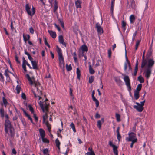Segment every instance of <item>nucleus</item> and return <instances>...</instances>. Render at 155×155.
I'll list each match as a JSON object with an SVG mask.
<instances>
[{"label": "nucleus", "instance_id": "obj_1", "mask_svg": "<svg viewBox=\"0 0 155 155\" xmlns=\"http://www.w3.org/2000/svg\"><path fill=\"white\" fill-rule=\"evenodd\" d=\"M155 61L153 58H149L147 60V65L145 67L144 71L145 77L148 79L150 78L152 70V68L155 64Z\"/></svg>", "mask_w": 155, "mask_h": 155}, {"label": "nucleus", "instance_id": "obj_2", "mask_svg": "<svg viewBox=\"0 0 155 155\" xmlns=\"http://www.w3.org/2000/svg\"><path fill=\"white\" fill-rule=\"evenodd\" d=\"M57 48H58L57 51L58 56V59L59 62V66L61 68H62V67L64 68V66L65 63L62 52L61 49L58 46H57Z\"/></svg>", "mask_w": 155, "mask_h": 155}, {"label": "nucleus", "instance_id": "obj_3", "mask_svg": "<svg viewBox=\"0 0 155 155\" xmlns=\"http://www.w3.org/2000/svg\"><path fill=\"white\" fill-rule=\"evenodd\" d=\"M123 76H124V80L127 89L130 93V91L131 90V87L130 84V79L128 76L125 75L124 74H122Z\"/></svg>", "mask_w": 155, "mask_h": 155}, {"label": "nucleus", "instance_id": "obj_4", "mask_svg": "<svg viewBox=\"0 0 155 155\" xmlns=\"http://www.w3.org/2000/svg\"><path fill=\"white\" fill-rule=\"evenodd\" d=\"M129 137L126 138V140L127 142H130L136 138V134L134 132H129L128 134Z\"/></svg>", "mask_w": 155, "mask_h": 155}, {"label": "nucleus", "instance_id": "obj_5", "mask_svg": "<svg viewBox=\"0 0 155 155\" xmlns=\"http://www.w3.org/2000/svg\"><path fill=\"white\" fill-rule=\"evenodd\" d=\"M125 57L126 61L124 63V70L125 71H126L127 68V65L128 64V66L129 70H131V71L132 70V68H131L130 63L128 59V58L127 56V52L126 51H125Z\"/></svg>", "mask_w": 155, "mask_h": 155}, {"label": "nucleus", "instance_id": "obj_6", "mask_svg": "<svg viewBox=\"0 0 155 155\" xmlns=\"http://www.w3.org/2000/svg\"><path fill=\"white\" fill-rule=\"evenodd\" d=\"M5 131L8 132V129L13 127L9 120H5Z\"/></svg>", "mask_w": 155, "mask_h": 155}, {"label": "nucleus", "instance_id": "obj_7", "mask_svg": "<svg viewBox=\"0 0 155 155\" xmlns=\"http://www.w3.org/2000/svg\"><path fill=\"white\" fill-rule=\"evenodd\" d=\"M6 134H8L11 137H13L15 135L14 128L13 127L8 129V132H5Z\"/></svg>", "mask_w": 155, "mask_h": 155}, {"label": "nucleus", "instance_id": "obj_8", "mask_svg": "<svg viewBox=\"0 0 155 155\" xmlns=\"http://www.w3.org/2000/svg\"><path fill=\"white\" fill-rule=\"evenodd\" d=\"M45 116L47 118V113L45 114V115L43 116V123H45L47 127L48 131L49 132H50V130L51 128V126L50 124H49L48 121H47L46 122H45L46 118L45 117Z\"/></svg>", "mask_w": 155, "mask_h": 155}, {"label": "nucleus", "instance_id": "obj_9", "mask_svg": "<svg viewBox=\"0 0 155 155\" xmlns=\"http://www.w3.org/2000/svg\"><path fill=\"white\" fill-rule=\"evenodd\" d=\"M95 28L97 29V31L99 35H101L103 33V28L100 25L99 23L96 24Z\"/></svg>", "mask_w": 155, "mask_h": 155}, {"label": "nucleus", "instance_id": "obj_10", "mask_svg": "<svg viewBox=\"0 0 155 155\" xmlns=\"http://www.w3.org/2000/svg\"><path fill=\"white\" fill-rule=\"evenodd\" d=\"M115 81L119 86H121L123 84V82L120 79L119 77H115L114 78Z\"/></svg>", "mask_w": 155, "mask_h": 155}, {"label": "nucleus", "instance_id": "obj_11", "mask_svg": "<svg viewBox=\"0 0 155 155\" xmlns=\"http://www.w3.org/2000/svg\"><path fill=\"white\" fill-rule=\"evenodd\" d=\"M58 41L59 42L63 45L65 46V47L66 46V43L64 42V40L63 39V37L62 35H61L59 36V38H58Z\"/></svg>", "mask_w": 155, "mask_h": 155}, {"label": "nucleus", "instance_id": "obj_12", "mask_svg": "<svg viewBox=\"0 0 155 155\" xmlns=\"http://www.w3.org/2000/svg\"><path fill=\"white\" fill-rule=\"evenodd\" d=\"M133 107L137 110L139 112H141L143 109V107L141 105L137 106V105H134Z\"/></svg>", "mask_w": 155, "mask_h": 155}, {"label": "nucleus", "instance_id": "obj_13", "mask_svg": "<svg viewBox=\"0 0 155 155\" xmlns=\"http://www.w3.org/2000/svg\"><path fill=\"white\" fill-rule=\"evenodd\" d=\"M81 48L82 50L81 53H84V52H87L88 51V48L87 46L85 45H83L81 47Z\"/></svg>", "mask_w": 155, "mask_h": 155}, {"label": "nucleus", "instance_id": "obj_14", "mask_svg": "<svg viewBox=\"0 0 155 155\" xmlns=\"http://www.w3.org/2000/svg\"><path fill=\"white\" fill-rule=\"evenodd\" d=\"M31 62L33 66V68L34 69H38V64L36 61L34 60L31 61Z\"/></svg>", "mask_w": 155, "mask_h": 155}, {"label": "nucleus", "instance_id": "obj_15", "mask_svg": "<svg viewBox=\"0 0 155 155\" xmlns=\"http://www.w3.org/2000/svg\"><path fill=\"white\" fill-rule=\"evenodd\" d=\"M82 3V1L80 0H77L75 1V4L76 8H80L81 7V4Z\"/></svg>", "mask_w": 155, "mask_h": 155}, {"label": "nucleus", "instance_id": "obj_16", "mask_svg": "<svg viewBox=\"0 0 155 155\" xmlns=\"http://www.w3.org/2000/svg\"><path fill=\"white\" fill-rule=\"evenodd\" d=\"M126 25H127L125 21L124 20V18H123V20H122V21L121 25H122V29L124 32L126 30Z\"/></svg>", "mask_w": 155, "mask_h": 155}, {"label": "nucleus", "instance_id": "obj_17", "mask_svg": "<svg viewBox=\"0 0 155 155\" xmlns=\"http://www.w3.org/2000/svg\"><path fill=\"white\" fill-rule=\"evenodd\" d=\"M102 123L104 122V119L103 118H101V120H99L97 122V126L99 129L101 128L102 124Z\"/></svg>", "mask_w": 155, "mask_h": 155}, {"label": "nucleus", "instance_id": "obj_18", "mask_svg": "<svg viewBox=\"0 0 155 155\" xmlns=\"http://www.w3.org/2000/svg\"><path fill=\"white\" fill-rule=\"evenodd\" d=\"M48 32L53 38H56V34L55 32L53 31L52 30H48Z\"/></svg>", "mask_w": 155, "mask_h": 155}, {"label": "nucleus", "instance_id": "obj_19", "mask_svg": "<svg viewBox=\"0 0 155 155\" xmlns=\"http://www.w3.org/2000/svg\"><path fill=\"white\" fill-rule=\"evenodd\" d=\"M39 131L41 138H43L44 137L45 135V132L44 130L43 129L41 128L39 129Z\"/></svg>", "mask_w": 155, "mask_h": 155}, {"label": "nucleus", "instance_id": "obj_20", "mask_svg": "<svg viewBox=\"0 0 155 155\" xmlns=\"http://www.w3.org/2000/svg\"><path fill=\"white\" fill-rule=\"evenodd\" d=\"M152 49L151 48L149 49L148 53L146 55V58L147 59H149L152 54Z\"/></svg>", "mask_w": 155, "mask_h": 155}, {"label": "nucleus", "instance_id": "obj_21", "mask_svg": "<svg viewBox=\"0 0 155 155\" xmlns=\"http://www.w3.org/2000/svg\"><path fill=\"white\" fill-rule=\"evenodd\" d=\"M147 61L146 59H142V61L141 64V67L142 68H143L144 67L146 66L147 64Z\"/></svg>", "mask_w": 155, "mask_h": 155}, {"label": "nucleus", "instance_id": "obj_22", "mask_svg": "<svg viewBox=\"0 0 155 155\" xmlns=\"http://www.w3.org/2000/svg\"><path fill=\"white\" fill-rule=\"evenodd\" d=\"M92 98L93 101L95 102L96 107H98L99 105V102L98 101L96 98L94 96H92Z\"/></svg>", "mask_w": 155, "mask_h": 155}, {"label": "nucleus", "instance_id": "obj_23", "mask_svg": "<svg viewBox=\"0 0 155 155\" xmlns=\"http://www.w3.org/2000/svg\"><path fill=\"white\" fill-rule=\"evenodd\" d=\"M92 98L93 101L95 102L96 107H98L99 105V102L98 101L96 98L94 96H92Z\"/></svg>", "mask_w": 155, "mask_h": 155}, {"label": "nucleus", "instance_id": "obj_24", "mask_svg": "<svg viewBox=\"0 0 155 155\" xmlns=\"http://www.w3.org/2000/svg\"><path fill=\"white\" fill-rule=\"evenodd\" d=\"M30 8L28 4H26L25 5V10L28 13L29 15H31V11L30 10Z\"/></svg>", "mask_w": 155, "mask_h": 155}, {"label": "nucleus", "instance_id": "obj_25", "mask_svg": "<svg viewBox=\"0 0 155 155\" xmlns=\"http://www.w3.org/2000/svg\"><path fill=\"white\" fill-rule=\"evenodd\" d=\"M109 144L113 148V151L117 149L118 147L116 145H114L113 144V142L111 141H110L109 142Z\"/></svg>", "mask_w": 155, "mask_h": 155}, {"label": "nucleus", "instance_id": "obj_26", "mask_svg": "<svg viewBox=\"0 0 155 155\" xmlns=\"http://www.w3.org/2000/svg\"><path fill=\"white\" fill-rule=\"evenodd\" d=\"M23 38L24 41L26 42L27 40H29L30 39V36L29 35L27 34L26 35V36L23 34Z\"/></svg>", "mask_w": 155, "mask_h": 155}, {"label": "nucleus", "instance_id": "obj_27", "mask_svg": "<svg viewBox=\"0 0 155 155\" xmlns=\"http://www.w3.org/2000/svg\"><path fill=\"white\" fill-rule=\"evenodd\" d=\"M139 92L137 91H134V97L136 100H137L139 97Z\"/></svg>", "mask_w": 155, "mask_h": 155}, {"label": "nucleus", "instance_id": "obj_28", "mask_svg": "<svg viewBox=\"0 0 155 155\" xmlns=\"http://www.w3.org/2000/svg\"><path fill=\"white\" fill-rule=\"evenodd\" d=\"M130 6L133 9H135L136 5L135 3V2L134 0H132V1H131Z\"/></svg>", "mask_w": 155, "mask_h": 155}, {"label": "nucleus", "instance_id": "obj_29", "mask_svg": "<svg viewBox=\"0 0 155 155\" xmlns=\"http://www.w3.org/2000/svg\"><path fill=\"white\" fill-rule=\"evenodd\" d=\"M76 73L77 74V79H78V80H80L81 74L80 71L78 68H77Z\"/></svg>", "mask_w": 155, "mask_h": 155}, {"label": "nucleus", "instance_id": "obj_30", "mask_svg": "<svg viewBox=\"0 0 155 155\" xmlns=\"http://www.w3.org/2000/svg\"><path fill=\"white\" fill-rule=\"evenodd\" d=\"M131 141V143L130 145V147L131 148H132L133 147L134 144L137 142L138 140L137 138H135L134 140H132V141Z\"/></svg>", "mask_w": 155, "mask_h": 155}, {"label": "nucleus", "instance_id": "obj_31", "mask_svg": "<svg viewBox=\"0 0 155 155\" xmlns=\"http://www.w3.org/2000/svg\"><path fill=\"white\" fill-rule=\"evenodd\" d=\"M135 18L133 15H132L130 17V23H133L135 20Z\"/></svg>", "mask_w": 155, "mask_h": 155}, {"label": "nucleus", "instance_id": "obj_32", "mask_svg": "<svg viewBox=\"0 0 155 155\" xmlns=\"http://www.w3.org/2000/svg\"><path fill=\"white\" fill-rule=\"evenodd\" d=\"M55 143L56 147H57L59 150L60 149V143L59 142L58 139L57 138L55 140Z\"/></svg>", "mask_w": 155, "mask_h": 155}, {"label": "nucleus", "instance_id": "obj_33", "mask_svg": "<svg viewBox=\"0 0 155 155\" xmlns=\"http://www.w3.org/2000/svg\"><path fill=\"white\" fill-rule=\"evenodd\" d=\"M89 73L91 74H93L95 73L94 70L93 69L90 64L89 66Z\"/></svg>", "mask_w": 155, "mask_h": 155}, {"label": "nucleus", "instance_id": "obj_34", "mask_svg": "<svg viewBox=\"0 0 155 155\" xmlns=\"http://www.w3.org/2000/svg\"><path fill=\"white\" fill-rule=\"evenodd\" d=\"M0 114L2 118L4 117V111L3 108L0 109Z\"/></svg>", "mask_w": 155, "mask_h": 155}, {"label": "nucleus", "instance_id": "obj_35", "mask_svg": "<svg viewBox=\"0 0 155 155\" xmlns=\"http://www.w3.org/2000/svg\"><path fill=\"white\" fill-rule=\"evenodd\" d=\"M2 100L5 106L6 107L8 104V102L7 100L5 98V97H2Z\"/></svg>", "mask_w": 155, "mask_h": 155}, {"label": "nucleus", "instance_id": "obj_36", "mask_svg": "<svg viewBox=\"0 0 155 155\" xmlns=\"http://www.w3.org/2000/svg\"><path fill=\"white\" fill-rule=\"evenodd\" d=\"M138 80L141 83H143L144 81V79L142 77L141 75L139 76L138 77Z\"/></svg>", "mask_w": 155, "mask_h": 155}, {"label": "nucleus", "instance_id": "obj_37", "mask_svg": "<svg viewBox=\"0 0 155 155\" xmlns=\"http://www.w3.org/2000/svg\"><path fill=\"white\" fill-rule=\"evenodd\" d=\"M21 89V87L19 85H17L16 88V90L17 91V93L18 94H19Z\"/></svg>", "mask_w": 155, "mask_h": 155}, {"label": "nucleus", "instance_id": "obj_38", "mask_svg": "<svg viewBox=\"0 0 155 155\" xmlns=\"http://www.w3.org/2000/svg\"><path fill=\"white\" fill-rule=\"evenodd\" d=\"M116 118L117 120V122H120V115L117 113L116 114Z\"/></svg>", "mask_w": 155, "mask_h": 155}, {"label": "nucleus", "instance_id": "obj_39", "mask_svg": "<svg viewBox=\"0 0 155 155\" xmlns=\"http://www.w3.org/2000/svg\"><path fill=\"white\" fill-rule=\"evenodd\" d=\"M142 85L141 84H139L136 88V89L135 91H137L139 92L141 90L142 88Z\"/></svg>", "mask_w": 155, "mask_h": 155}, {"label": "nucleus", "instance_id": "obj_40", "mask_svg": "<svg viewBox=\"0 0 155 155\" xmlns=\"http://www.w3.org/2000/svg\"><path fill=\"white\" fill-rule=\"evenodd\" d=\"M43 153L44 155H49L48 154V149L46 148L43 150Z\"/></svg>", "mask_w": 155, "mask_h": 155}, {"label": "nucleus", "instance_id": "obj_41", "mask_svg": "<svg viewBox=\"0 0 155 155\" xmlns=\"http://www.w3.org/2000/svg\"><path fill=\"white\" fill-rule=\"evenodd\" d=\"M66 68L68 71H70L72 69V67L71 64L68 65L67 64H66Z\"/></svg>", "mask_w": 155, "mask_h": 155}, {"label": "nucleus", "instance_id": "obj_42", "mask_svg": "<svg viewBox=\"0 0 155 155\" xmlns=\"http://www.w3.org/2000/svg\"><path fill=\"white\" fill-rule=\"evenodd\" d=\"M70 126L71 128H72L74 132H76V130L75 128V127L74 124L73 123H72L70 125Z\"/></svg>", "mask_w": 155, "mask_h": 155}, {"label": "nucleus", "instance_id": "obj_43", "mask_svg": "<svg viewBox=\"0 0 155 155\" xmlns=\"http://www.w3.org/2000/svg\"><path fill=\"white\" fill-rule=\"evenodd\" d=\"M72 55H73V58L75 62H76L77 61V55L76 53V52H74L73 54Z\"/></svg>", "mask_w": 155, "mask_h": 155}, {"label": "nucleus", "instance_id": "obj_44", "mask_svg": "<svg viewBox=\"0 0 155 155\" xmlns=\"http://www.w3.org/2000/svg\"><path fill=\"white\" fill-rule=\"evenodd\" d=\"M0 80L3 82L5 81L4 77L0 71Z\"/></svg>", "mask_w": 155, "mask_h": 155}, {"label": "nucleus", "instance_id": "obj_45", "mask_svg": "<svg viewBox=\"0 0 155 155\" xmlns=\"http://www.w3.org/2000/svg\"><path fill=\"white\" fill-rule=\"evenodd\" d=\"M28 107L29 108V110L31 112V113L32 114L34 113V109L32 106L30 104H29L28 105Z\"/></svg>", "mask_w": 155, "mask_h": 155}, {"label": "nucleus", "instance_id": "obj_46", "mask_svg": "<svg viewBox=\"0 0 155 155\" xmlns=\"http://www.w3.org/2000/svg\"><path fill=\"white\" fill-rule=\"evenodd\" d=\"M94 77L93 76H91L89 78V82L91 84L94 81Z\"/></svg>", "mask_w": 155, "mask_h": 155}, {"label": "nucleus", "instance_id": "obj_47", "mask_svg": "<svg viewBox=\"0 0 155 155\" xmlns=\"http://www.w3.org/2000/svg\"><path fill=\"white\" fill-rule=\"evenodd\" d=\"M44 42H45V45H46L49 48H50V45L48 43L46 38L45 37H44Z\"/></svg>", "mask_w": 155, "mask_h": 155}, {"label": "nucleus", "instance_id": "obj_48", "mask_svg": "<svg viewBox=\"0 0 155 155\" xmlns=\"http://www.w3.org/2000/svg\"><path fill=\"white\" fill-rule=\"evenodd\" d=\"M58 9V5H57V3L56 2V0H55V3H54V12H55L56 10Z\"/></svg>", "mask_w": 155, "mask_h": 155}, {"label": "nucleus", "instance_id": "obj_49", "mask_svg": "<svg viewBox=\"0 0 155 155\" xmlns=\"http://www.w3.org/2000/svg\"><path fill=\"white\" fill-rule=\"evenodd\" d=\"M8 72H9V71L8 69H6L5 71L4 75L7 77V78H9V75L7 73Z\"/></svg>", "mask_w": 155, "mask_h": 155}, {"label": "nucleus", "instance_id": "obj_50", "mask_svg": "<svg viewBox=\"0 0 155 155\" xmlns=\"http://www.w3.org/2000/svg\"><path fill=\"white\" fill-rule=\"evenodd\" d=\"M42 141L43 142L46 143H49V140H48L47 138H44V137L43 138H41Z\"/></svg>", "mask_w": 155, "mask_h": 155}, {"label": "nucleus", "instance_id": "obj_51", "mask_svg": "<svg viewBox=\"0 0 155 155\" xmlns=\"http://www.w3.org/2000/svg\"><path fill=\"white\" fill-rule=\"evenodd\" d=\"M23 60V62L22 64H25V65H26L28 62L26 60L25 58L24 57H23L22 58Z\"/></svg>", "mask_w": 155, "mask_h": 155}, {"label": "nucleus", "instance_id": "obj_52", "mask_svg": "<svg viewBox=\"0 0 155 155\" xmlns=\"http://www.w3.org/2000/svg\"><path fill=\"white\" fill-rule=\"evenodd\" d=\"M32 12H31V15H30L31 16H33L34 15V14L35 13V9L34 7L33 6H32Z\"/></svg>", "mask_w": 155, "mask_h": 155}, {"label": "nucleus", "instance_id": "obj_53", "mask_svg": "<svg viewBox=\"0 0 155 155\" xmlns=\"http://www.w3.org/2000/svg\"><path fill=\"white\" fill-rule=\"evenodd\" d=\"M140 42V41L139 40H138L137 41V42L136 43V45H135V49L136 50L137 49L138 46H139V45Z\"/></svg>", "mask_w": 155, "mask_h": 155}, {"label": "nucleus", "instance_id": "obj_54", "mask_svg": "<svg viewBox=\"0 0 155 155\" xmlns=\"http://www.w3.org/2000/svg\"><path fill=\"white\" fill-rule=\"evenodd\" d=\"M86 155H95L94 151L87 152L85 154Z\"/></svg>", "mask_w": 155, "mask_h": 155}, {"label": "nucleus", "instance_id": "obj_55", "mask_svg": "<svg viewBox=\"0 0 155 155\" xmlns=\"http://www.w3.org/2000/svg\"><path fill=\"white\" fill-rule=\"evenodd\" d=\"M34 83L35 87H37L38 86H39L40 85V84L39 82L38 81V80L37 81H35L34 82Z\"/></svg>", "mask_w": 155, "mask_h": 155}, {"label": "nucleus", "instance_id": "obj_56", "mask_svg": "<svg viewBox=\"0 0 155 155\" xmlns=\"http://www.w3.org/2000/svg\"><path fill=\"white\" fill-rule=\"evenodd\" d=\"M26 116L28 118V119H29L30 120L31 122L32 123L34 124L32 118L30 117V116L28 114V115H27Z\"/></svg>", "mask_w": 155, "mask_h": 155}, {"label": "nucleus", "instance_id": "obj_57", "mask_svg": "<svg viewBox=\"0 0 155 155\" xmlns=\"http://www.w3.org/2000/svg\"><path fill=\"white\" fill-rule=\"evenodd\" d=\"M34 30L33 29L32 27L31 26L29 28V31L30 33L32 34H33L34 33Z\"/></svg>", "mask_w": 155, "mask_h": 155}, {"label": "nucleus", "instance_id": "obj_58", "mask_svg": "<svg viewBox=\"0 0 155 155\" xmlns=\"http://www.w3.org/2000/svg\"><path fill=\"white\" fill-rule=\"evenodd\" d=\"M33 117L34 118L35 121L37 122L38 120V117L36 116V114L33 113Z\"/></svg>", "mask_w": 155, "mask_h": 155}, {"label": "nucleus", "instance_id": "obj_59", "mask_svg": "<svg viewBox=\"0 0 155 155\" xmlns=\"http://www.w3.org/2000/svg\"><path fill=\"white\" fill-rule=\"evenodd\" d=\"M15 61L16 62L20 64V61L18 59V57H17V55H15Z\"/></svg>", "mask_w": 155, "mask_h": 155}, {"label": "nucleus", "instance_id": "obj_60", "mask_svg": "<svg viewBox=\"0 0 155 155\" xmlns=\"http://www.w3.org/2000/svg\"><path fill=\"white\" fill-rule=\"evenodd\" d=\"M108 57L109 58H110L111 56V49L108 50Z\"/></svg>", "mask_w": 155, "mask_h": 155}, {"label": "nucleus", "instance_id": "obj_61", "mask_svg": "<svg viewBox=\"0 0 155 155\" xmlns=\"http://www.w3.org/2000/svg\"><path fill=\"white\" fill-rule=\"evenodd\" d=\"M57 18L59 22L60 23L61 25L64 23V22L62 19H60L58 18Z\"/></svg>", "mask_w": 155, "mask_h": 155}, {"label": "nucleus", "instance_id": "obj_62", "mask_svg": "<svg viewBox=\"0 0 155 155\" xmlns=\"http://www.w3.org/2000/svg\"><path fill=\"white\" fill-rule=\"evenodd\" d=\"M117 139L119 142L120 141V139L121 138V136L120 134H117Z\"/></svg>", "mask_w": 155, "mask_h": 155}, {"label": "nucleus", "instance_id": "obj_63", "mask_svg": "<svg viewBox=\"0 0 155 155\" xmlns=\"http://www.w3.org/2000/svg\"><path fill=\"white\" fill-rule=\"evenodd\" d=\"M54 25L55 27L59 31H60L61 29L60 27L56 23H54Z\"/></svg>", "mask_w": 155, "mask_h": 155}, {"label": "nucleus", "instance_id": "obj_64", "mask_svg": "<svg viewBox=\"0 0 155 155\" xmlns=\"http://www.w3.org/2000/svg\"><path fill=\"white\" fill-rule=\"evenodd\" d=\"M21 97L22 99H23L24 100L26 99V96L24 93H22L21 94Z\"/></svg>", "mask_w": 155, "mask_h": 155}]
</instances>
